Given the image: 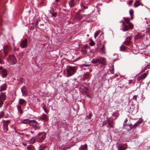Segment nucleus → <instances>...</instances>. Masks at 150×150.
Listing matches in <instances>:
<instances>
[{
  "instance_id": "obj_30",
  "label": "nucleus",
  "mask_w": 150,
  "mask_h": 150,
  "mask_svg": "<svg viewBox=\"0 0 150 150\" xmlns=\"http://www.w3.org/2000/svg\"><path fill=\"white\" fill-rule=\"evenodd\" d=\"M87 46L86 45H85L82 47L81 49V51L84 53L86 51V49L87 47Z\"/></svg>"
},
{
  "instance_id": "obj_31",
  "label": "nucleus",
  "mask_w": 150,
  "mask_h": 150,
  "mask_svg": "<svg viewBox=\"0 0 150 150\" xmlns=\"http://www.w3.org/2000/svg\"><path fill=\"white\" fill-rule=\"evenodd\" d=\"M129 13L131 16V20L133 19V12L132 10H130L129 11Z\"/></svg>"
},
{
  "instance_id": "obj_57",
  "label": "nucleus",
  "mask_w": 150,
  "mask_h": 150,
  "mask_svg": "<svg viewBox=\"0 0 150 150\" xmlns=\"http://www.w3.org/2000/svg\"><path fill=\"white\" fill-rule=\"evenodd\" d=\"M45 112H46V113H47V112L46 111V110H45Z\"/></svg>"
},
{
  "instance_id": "obj_6",
  "label": "nucleus",
  "mask_w": 150,
  "mask_h": 150,
  "mask_svg": "<svg viewBox=\"0 0 150 150\" xmlns=\"http://www.w3.org/2000/svg\"><path fill=\"white\" fill-rule=\"evenodd\" d=\"M0 74L3 78L6 77L8 74L6 70L3 69L2 67H0Z\"/></svg>"
},
{
  "instance_id": "obj_46",
  "label": "nucleus",
  "mask_w": 150,
  "mask_h": 150,
  "mask_svg": "<svg viewBox=\"0 0 150 150\" xmlns=\"http://www.w3.org/2000/svg\"><path fill=\"white\" fill-rule=\"evenodd\" d=\"M149 69L150 68V63L148 64L146 67V69Z\"/></svg>"
},
{
  "instance_id": "obj_15",
  "label": "nucleus",
  "mask_w": 150,
  "mask_h": 150,
  "mask_svg": "<svg viewBox=\"0 0 150 150\" xmlns=\"http://www.w3.org/2000/svg\"><path fill=\"white\" fill-rule=\"evenodd\" d=\"M18 103L23 106H25L26 104V102L23 99H20L19 100Z\"/></svg>"
},
{
  "instance_id": "obj_20",
  "label": "nucleus",
  "mask_w": 150,
  "mask_h": 150,
  "mask_svg": "<svg viewBox=\"0 0 150 150\" xmlns=\"http://www.w3.org/2000/svg\"><path fill=\"white\" fill-rule=\"evenodd\" d=\"M30 120L28 119H25L24 120H21V122L22 123L24 124H29L30 122Z\"/></svg>"
},
{
  "instance_id": "obj_34",
  "label": "nucleus",
  "mask_w": 150,
  "mask_h": 150,
  "mask_svg": "<svg viewBox=\"0 0 150 150\" xmlns=\"http://www.w3.org/2000/svg\"><path fill=\"white\" fill-rule=\"evenodd\" d=\"M126 47L123 45H122L120 47V51H124L126 50Z\"/></svg>"
},
{
  "instance_id": "obj_42",
  "label": "nucleus",
  "mask_w": 150,
  "mask_h": 150,
  "mask_svg": "<svg viewBox=\"0 0 150 150\" xmlns=\"http://www.w3.org/2000/svg\"><path fill=\"white\" fill-rule=\"evenodd\" d=\"M147 75V74L146 73H144L143 74L142 76V77H143V79H144L145 78L146 76Z\"/></svg>"
},
{
  "instance_id": "obj_29",
  "label": "nucleus",
  "mask_w": 150,
  "mask_h": 150,
  "mask_svg": "<svg viewBox=\"0 0 150 150\" xmlns=\"http://www.w3.org/2000/svg\"><path fill=\"white\" fill-rule=\"evenodd\" d=\"M140 5L139 1H136L134 4V6L135 7H137Z\"/></svg>"
},
{
  "instance_id": "obj_47",
  "label": "nucleus",
  "mask_w": 150,
  "mask_h": 150,
  "mask_svg": "<svg viewBox=\"0 0 150 150\" xmlns=\"http://www.w3.org/2000/svg\"><path fill=\"white\" fill-rule=\"evenodd\" d=\"M128 121V120H127V118H126L125 120V121L124 122V124H123V125H124V126H126V123L127 122V121Z\"/></svg>"
},
{
  "instance_id": "obj_48",
  "label": "nucleus",
  "mask_w": 150,
  "mask_h": 150,
  "mask_svg": "<svg viewBox=\"0 0 150 150\" xmlns=\"http://www.w3.org/2000/svg\"><path fill=\"white\" fill-rule=\"evenodd\" d=\"M137 95H135V96H134L133 97V100H137Z\"/></svg>"
},
{
  "instance_id": "obj_19",
  "label": "nucleus",
  "mask_w": 150,
  "mask_h": 150,
  "mask_svg": "<svg viewBox=\"0 0 150 150\" xmlns=\"http://www.w3.org/2000/svg\"><path fill=\"white\" fill-rule=\"evenodd\" d=\"M144 35H142L140 33H139L135 35L134 38L135 39H138L142 38L144 37Z\"/></svg>"
},
{
  "instance_id": "obj_3",
  "label": "nucleus",
  "mask_w": 150,
  "mask_h": 150,
  "mask_svg": "<svg viewBox=\"0 0 150 150\" xmlns=\"http://www.w3.org/2000/svg\"><path fill=\"white\" fill-rule=\"evenodd\" d=\"M88 89L87 84L85 83H83L80 86L79 90L81 92L83 93H86Z\"/></svg>"
},
{
  "instance_id": "obj_44",
  "label": "nucleus",
  "mask_w": 150,
  "mask_h": 150,
  "mask_svg": "<svg viewBox=\"0 0 150 150\" xmlns=\"http://www.w3.org/2000/svg\"><path fill=\"white\" fill-rule=\"evenodd\" d=\"M108 122L107 121H104L103 122V124H102V126H104Z\"/></svg>"
},
{
  "instance_id": "obj_63",
  "label": "nucleus",
  "mask_w": 150,
  "mask_h": 150,
  "mask_svg": "<svg viewBox=\"0 0 150 150\" xmlns=\"http://www.w3.org/2000/svg\"><path fill=\"white\" fill-rule=\"evenodd\" d=\"M149 35H150V33H149Z\"/></svg>"
},
{
  "instance_id": "obj_53",
  "label": "nucleus",
  "mask_w": 150,
  "mask_h": 150,
  "mask_svg": "<svg viewBox=\"0 0 150 150\" xmlns=\"http://www.w3.org/2000/svg\"><path fill=\"white\" fill-rule=\"evenodd\" d=\"M23 145L24 146H25L26 144V143H23Z\"/></svg>"
},
{
  "instance_id": "obj_37",
  "label": "nucleus",
  "mask_w": 150,
  "mask_h": 150,
  "mask_svg": "<svg viewBox=\"0 0 150 150\" xmlns=\"http://www.w3.org/2000/svg\"><path fill=\"white\" fill-rule=\"evenodd\" d=\"M100 30H98L95 33L94 35V38H96L98 36V34L100 33Z\"/></svg>"
},
{
  "instance_id": "obj_39",
  "label": "nucleus",
  "mask_w": 150,
  "mask_h": 150,
  "mask_svg": "<svg viewBox=\"0 0 150 150\" xmlns=\"http://www.w3.org/2000/svg\"><path fill=\"white\" fill-rule=\"evenodd\" d=\"M35 142V139L34 138H33L32 139H31L30 141V143L32 144H34Z\"/></svg>"
},
{
  "instance_id": "obj_43",
  "label": "nucleus",
  "mask_w": 150,
  "mask_h": 150,
  "mask_svg": "<svg viewBox=\"0 0 150 150\" xmlns=\"http://www.w3.org/2000/svg\"><path fill=\"white\" fill-rule=\"evenodd\" d=\"M143 77L142 76H139L138 78V81H140V80H141L142 79H143Z\"/></svg>"
},
{
  "instance_id": "obj_23",
  "label": "nucleus",
  "mask_w": 150,
  "mask_h": 150,
  "mask_svg": "<svg viewBox=\"0 0 150 150\" xmlns=\"http://www.w3.org/2000/svg\"><path fill=\"white\" fill-rule=\"evenodd\" d=\"M7 86L6 84L4 83L1 86L0 91H1L6 90Z\"/></svg>"
},
{
  "instance_id": "obj_22",
  "label": "nucleus",
  "mask_w": 150,
  "mask_h": 150,
  "mask_svg": "<svg viewBox=\"0 0 150 150\" xmlns=\"http://www.w3.org/2000/svg\"><path fill=\"white\" fill-rule=\"evenodd\" d=\"M80 150H87V145L86 144H85L84 145H82L80 147Z\"/></svg>"
},
{
  "instance_id": "obj_41",
  "label": "nucleus",
  "mask_w": 150,
  "mask_h": 150,
  "mask_svg": "<svg viewBox=\"0 0 150 150\" xmlns=\"http://www.w3.org/2000/svg\"><path fill=\"white\" fill-rule=\"evenodd\" d=\"M89 45L91 46H93L95 45V43L93 41H92L89 43Z\"/></svg>"
},
{
  "instance_id": "obj_40",
  "label": "nucleus",
  "mask_w": 150,
  "mask_h": 150,
  "mask_svg": "<svg viewBox=\"0 0 150 150\" xmlns=\"http://www.w3.org/2000/svg\"><path fill=\"white\" fill-rule=\"evenodd\" d=\"M4 115V112L3 111H2L0 112V118L2 117Z\"/></svg>"
},
{
  "instance_id": "obj_7",
  "label": "nucleus",
  "mask_w": 150,
  "mask_h": 150,
  "mask_svg": "<svg viewBox=\"0 0 150 150\" xmlns=\"http://www.w3.org/2000/svg\"><path fill=\"white\" fill-rule=\"evenodd\" d=\"M10 123V120H8L4 121L3 124V129L6 132L8 130V126L9 123Z\"/></svg>"
},
{
  "instance_id": "obj_12",
  "label": "nucleus",
  "mask_w": 150,
  "mask_h": 150,
  "mask_svg": "<svg viewBox=\"0 0 150 150\" xmlns=\"http://www.w3.org/2000/svg\"><path fill=\"white\" fill-rule=\"evenodd\" d=\"M108 125L111 128H114V122L113 120L109 119L108 120Z\"/></svg>"
},
{
  "instance_id": "obj_59",
  "label": "nucleus",
  "mask_w": 150,
  "mask_h": 150,
  "mask_svg": "<svg viewBox=\"0 0 150 150\" xmlns=\"http://www.w3.org/2000/svg\"><path fill=\"white\" fill-rule=\"evenodd\" d=\"M129 4H131V3H132V2H131V1H129Z\"/></svg>"
},
{
  "instance_id": "obj_64",
  "label": "nucleus",
  "mask_w": 150,
  "mask_h": 150,
  "mask_svg": "<svg viewBox=\"0 0 150 150\" xmlns=\"http://www.w3.org/2000/svg\"><path fill=\"white\" fill-rule=\"evenodd\" d=\"M89 119H90L91 118V117H89Z\"/></svg>"
},
{
  "instance_id": "obj_1",
  "label": "nucleus",
  "mask_w": 150,
  "mask_h": 150,
  "mask_svg": "<svg viewBox=\"0 0 150 150\" xmlns=\"http://www.w3.org/2000/svg\"><path fill=\"white\" fill-rule=\"evenodd\" d=\"M75 68L71 66H67L66 68L67 77H69L73 75L74 73Z\"/></svg>"
},
{
  "instance_id": "obj_24",
  "label": "nucleus",
  "mask_w": 150,
  "mask_h": 150,
  "mask_svg": "<svg viewBox=\"0 0 150 150\" xmlns=\"http://www.w3.org/2000/svg\"><path fill=\"white\" fill-rule=\"evenodd\" d=\"M143 121L142 119H141V120L138 121L137 122L135 123L133 125L134 128H136L139 125L141 124V122Z\"/></svg>"
},
{
  "instance_id": "obj_51",
  "label": "nucleus",
  "mask_w": 150,
  "mask_h": 150,
  "mask_svg": "<svg viewBox=\"0 0 150 150\" xmlns=\"http://www.w3.org/2000/svg\"><path fill=\"white\" fill-rule=\"evenodd\" d=\"M83 66H85L86 67H88V66H90V65H89V64H83Z\"/></svg>"
},
{
  "instance_id": "obj_10",
  "label": "nucleus",
  "mask_w": 150,
  "mask_h": 150,
  "mask_svg": "<svg viewBox=\"0 0 150 150\" xmlns=\"http://www.w3.org/2000/svg\"><path fill=\"white\" fill-rule=\"evenodd\" d=\"M27 42V39H25V40L21 41L20 44L21 47L22 48L25 47L26 46Z\"/></svg>"
},
{
  "instance_id": "obj_36",
  "label": "nucleus",
  "mask_w": 150,
  "mask_h": 150,
  "mask_svg": "<svg viewBox=\"0 0 150 150\" xmlns=\"http://www.w3.org/2000/svg\"><path fill=\"white\" fill-rule=\"evenodd\" d=\"M101 51L102 53H105V47L104 45H103L101 48Z\"/></svg>"
},
{
  "instance_id": "obj_45",
  "label": "nucleus",
  "mask_w": 150,
  "mask_h": 150,
  "mask_svg": "<svg viewBox=\"0 0 150 150\" xmlns=\"http://www.w3.org/2000/svg\"><path fill=\"white\" fill-rule=\"evenodd\" d=\"M4 64V62L3 60L0 58V64Z\"/></svg>"
},
{
  "instance_id": "obj_16",
  "label": "nucleus",
  "mask_w": 150,
  "mask_h": 150,
  "mask_svg": "<svg viewBox=\"0 0 150 150\" xmlns=\"http://www.w3.org/2000/svg\"><path fill=\"white\" fill-rule=\"evenodd\" d=\"M9 50V47L8 46L6 45L4 47V51L5 55H6L8 52Z\"/></svg>"
},
{
  "instance_id": "obj_38",
  "label": "nucleus",
  "mask_w": 150,
  "mask_h": 150,
  "mask_svg": "<svg viewBox=\"0 0 150 150\" xmlns=\"http://www.w3.org/2000/svg\"><path fill=\"white\" fill-rule=\"evenodd\" d=\"M34 147L32 146H29L27 147L28 150H33Z\"/></svg>"
},
{
  "instance_id": "obj_8",
  "label": "nucleus",
  "mask_w": 150,
  "mask_h": 150,
  "mask_svg": "<svg viewBox=\"0 0 150 150\" xmlns=\"http://www.w3.org/2000/svg\"><path fill=\"white\" fill-rule=\"evenodd\" d=\"M123 19L125 20L126 23L128 24V25H129V29H132L133 28V25L132 24L130 23L129 22V18H125L124 17Z\"/></svg>"
},
{
  "instance_id": "obj_58",
  "label": "nucleus",
  "mask_w": 150,
  "mask_h": 150,
  "mask_svg": "<svg viewBox=\"0 0 150 150\" xmlns=\"http://www.w3.org/2000/svg\"><path fill=\"white\" fill-rule=\"evenodd\" d=\"M79 58H78V59H76V61H77V60H79Z\"/></svg>"
},
{
  "instance_id": "obj_18",
  "label": "nucleus",
  "mask_w": 150,
  "mask_h": 150,
  "mask_svg": "<svg viewBox=\"0 0 150 150\" xmlns=\"http://www.w3.org/2000/svg\"><path fill=\"white\" fill-rule=\"evenodd\" d=\"M30 124L34 127L37 126L38 124V122L35 120H30Z\"/></svg>"
},
{
  "instance_id": "obj_33",
  "label": "nucleus",
  "mask_w": 150,
  "mask_h": 150,
  "mask_svg": "<svg viewBox=\"0 0 150 150\" xmlns=\"http://www.w3.org/2000/svg\"><path fill=\"white\" fill-rule=\"evenodd\" d=\"M119 114L117 112L113 113L112 115V116L115 117V118H117L119 116Z\"/></svg>"
},
{
  "instance_id": "obj_9",
  "label": "nucleus",
  "mask_w": 150,
  "mask_h": 150,
  "mask_svg": "<svg viewBox=\"0 0 150 150\" xmlns=\"http://www.w3.org/2000/svg\"><path fill=\"white\" fill-rule=\"evenodd\" d=\"M21 91L22 93V95L24 96H26L28 94V90L26 87L24 86L21 88Z\"/></svg>"
},
{
  "instance_id": "obj_61",
  "label": "nucleus",
  "mask_w": 150,
  "mask_h": 150,
  "mask_svg": "<svg viewBox=\"0 0 150 150\" xmlns=\"http://www.w3.org/2000/svg\"><path fill=\"white\" fill-rule=\"evenodd\" d=\"M92 66H96L95 65H92Z\"/></svg>"
},
{
  "instance_id": "obj_27",
  "label": "nucleus",
  "mask_w": 150,
  "mask_h": 150,
  "mask_svg": "<svg viewBox=\"0 0 150 150\" xmlns=\"http://www.w3.org/2000/svg\"><path fill=\"white\" fill-rule=\"evenodd\" d=\"M17 107L18 112L21 114H22L23 113V112L21 106L20 105H17Z\"/></svg>"
},
{
  "instance_id": "obj_5",
  "label": "nucleus",
  "mask_w": 150,
  "mask_h": 150,
  "mask_svg": "<svg viewBox=\"0 0 150 150\" xmlns=\"http://www.w3.org/2000/svg\"><path fill=\"white\" fill-rule=\"evenodd\" d=\"M6 96L5 93H1L0 95V108L4 104V102L6 99Z\"/></svg>"
},
{
  "instance_id": "obj_26",
  "label": "nucleus",
  "mask_w": 150,
  "mask_h": 150,
  "mask_svg": "<svg viewBox=\"0 0 150 150\" xmlns=\"http://www.w3.org/2000/svg\"><path fill=\"white\" fill-rule=\"evenodd\" d=\"M91 62L93 64H96L98 62H99V58L92 59Z\"/></svg>"
},
{
  "instance_id": "obj_14",
  "label": "nucleus",
  "mask_w": 150,
  "mask_h": 150,
  "mask_svg": "<svg viewBox=\"0 0 150 150\" xmlns=\"http://www.w3.org/2000/svg\"><path fill=\"white\" fill-rule=\"evenodd\" d=\"M130 37H128L126 38L125 41L123 42V43L126 45H128L130 44Z\"/></svg>"
},
{
  "instance_id": "obj_49",
  "label": "nucleus",
  "mask_w": 150,
  "mask_h": 150,
  "mask_svg": "<svg viewBox=\"0 0 150 150\" xmlns=\"http://www.w3.org/2000/svg\"><path fill=\"white\" fill-rule=\"evenodd\" d=\"M51 13L52 14V15L53 16L56 17L57 14L56 13Z\"/></svg>"
},
{
  "instance_id": "obj_2",
  "label": "nucleus",
  "mask_w": 150,
  "mask_h": 150,
  "mask_svg": "<svg viewBox=\"0 0 150 150\" xmlns=\"http://www.w3.org/2000/svg\"><path fill=\"white\" fill-rule=\"evenodd\" d=\"M7 60L8 62L11 64H15L17 62V59L13 55H9Z\"/></svg>"
},
{
  "instance_id": "obj_52",
  "label": "nucleus",
  "mask_w": 150,
  "mask_h": 150,
  "mask_svg": "<svg viewBox=\"0 0 150 150\" xmlns=\"http://www.w3.org/2000/svg\"><path fill=\"white\" fill-rule=\"evenodd\" d=\"M13 45L14 46V50H15V44L14 43H13Z\"/></svg>"
},
{
  "instance_id": "obj_28",
  "label": "nucleus",
  "mask_w": 150,
  "mask_h": 150,
  "mask_svg": "<svg viewBox=\"0 0 150 150\" xmlns=\"http://www.w3.org/2000/svg\"><path fill=\"white\" fill-rule=\"evenodd\" d=\"M74 0H71L69 2V4L70 7H71L73 6H74Z\"/></svg>"
},
{
  "instance_id": "obj_55",
  "label": "nucleus",
  "mask_w": 150,
  "mask_h": 150,
  "mask_svg": "<svg viewBox=\"0 0 150 150\" xmlns=\"http://www.w3.org/2000/svg\"><path fill=\"white\" fill-rule=\"evenodd\" d=\"M30 132L31 133H32V134H33V133H34V132H33V131H31Z\"/></svg>"
},
{
  "instance_id": "obj_35",
  "label": "nucleus",
  "mask_w": 150,
  "mask_h": 150,
  "mask_svg": "<svg viewBox=\"0 0 150 150\" xmlns=\"http://www.w3.org/2000/svg\"><path fill=\"white\" fill-rule=\"evenodd\" d=\"M46 148V147L44 146H40L39 147V150H44Z\"/></svg>"
},
{
  "instance_id": "obj_62",
  "label": "nucleus",
  "mask_w": 150,
  "mask_h": 150,
  "mask_svg": "<svg viewBox=\"0 0 150 150\" xmlns=\"http://www.w3.org/2000/svg\"><path fill=\"white\" fill-rule=\"evenodd\" d=\"M148 26H149L150 27V25H149Z\"/></svg>"
},
{
  "instance_id": "obj_13",
  "label": "nucleus",
  "mask_w": 150,
  "mask_h": 150,
  "mask_svg": "<svg viewBox=\"0 0 150 150\" xmlns=\"http://www.w3.org/2000/svg\"><path fill=\"white\" fill-rule=\"evenodd\" d=\"M39 118L41 120H44L45 121H47L48 120V118L47 115L45 114H43Z\"/></svg>"
},
{
  "instance_id": "obj_21",
  "label": "nucleus",
  "mask_w": 150,
  "mask_h": 150,
  "mask_svg": "<svg viewBox=\"0 0 150 150\" xmlns=\"http://www.w3.org/2000/svg\"><path fill=\"white\" fill-rule=\"evenodd\" d=\"M117 148L118 150H125L126 148L123 145L120 144L117 146Z\"/></svg>"
},
{
  "instance_id": "obj_4",
  "label": "nucleus",
  "mask_w": 150,
  "mask_h": 150,
  "mask_svg": "<svg viewBox=\"0 0 150 150\" xmlns=\"http://www.w3.org/2000/svg\"><path fill=\"white\" fill-rule=\"evenodd\" d=\"M37 137L38 138L39 142H41L45 139L46 134L44 132H40L38 134Z\"/></svg>"
},
{
  "instance_id": "obj_50",
  "label": "nucleus",
  "mask_w": 150,
  "mask_h": 150,
  "mask_svg": "<svg viewBox=\"0 0 150 150\" xmlns=\"http://www.w3.org/2000/svg\"><path fill=\"white\" fill-rule=\"evenodd\" d=\"M120 23H122V25H124L125 24V22L123 21H121L120 22Z\"/></svg>"
},
{
  "instance_id": "obj_56",
  "label": "nucleus",
  "mask_w": 150,
  "mask_h": 150,
  "mask_svg": "<svg viewBox=\"0 0 150 150\" xmlns=\"http://www.w3.org/2000/svg\"><path fill=\"white\" fill-rule=\"evenodd\" d=\"M56 2H58L59 1V0H55Z\"/></svg>"
},
{
  "instance_id": "obj_17",
  "label": "nucleus",
  "mask_w": 150,
  "mask_h": 150,
  "mask_svg": "<svg viewBox=\"0 0 150 150\" xmlns=\"http://www.w3.org/2000/svg\"><path fill=\"white\" fill-rule=\"evenodd\" d=\"M91 76L89 73H87L84 75L82 80L83 81L86 79H89L91 78Z\"/></svg>"
},
{
  "instance_id": "obj_11",
  "label": "nucleus",
  "mask_w": 150,
  "mask_h": 150,
  "mask_svg": "<svg viewBox=\"0 0 150 150\" xmlns=\"http://www.w3.org/2000/svg\"><path fill=\"white\" fill-rule=\"evenodd\" d=\"M99 63L105 65L107 64L106 59L103 57L99 58Z\"/></svg>"
},
{
  "instance_id": "obj_60",
  "label": "nucleus",
  "mask_w": 150,
  "mask_h": 150,
  "mask_svg": "<svg viewBox=\"0 0 150 150\" xmlns=\"http://www.w3.org/2000/svg\"><path fill=\"white\" fill-rule=\"evenodd\" d=\"M89 115H90V116H91V114H89Z\"/></svg>"
},
{
  "instance_id": "obj_25",
  "label": "nucleus",
  "mask_w": 150,
  "mask_h": 150,
  "mask_svg": "<svg viewBox=\"0 0 150 150\" xmlns=\"http://www.w3.org/2000/svg\"><path fill=\"white\" fill-rule=\"evenodd\" d=\"M123 28L122 29V31H126L128 30L129 29V25H123Z\"/></svg>"
},
{
  "instance_id": "obj_54",
  "label": "nucleus",
  "mask_w": 150,
  "mask_h": 150,
  "mask_svg": "<svg viewBox=\"0 0 150 150\" xmlns=\"http://www.w3.org/2000/svg\"><path fill=\"white\" fill-rule=\"evenodd\" d=\"M38 21H37V22H36V25H38Z\"/></svg>"
},
{
  "instance_id": "obj_32",
  "label": "nucleus",
  "mask_w": 150,
  "mask_h": 150,
  "mask_svg": "<svg viewBox=\"0 0 150 150\" xmlns=\"http://www.w3.org/2000/svg\"><path fill=\"white\" fill-rule=\"evenodd\" d=\"M112 67L110 68L109 71L112 74H113L114 71V66L112 64Z\"/></svg>"
}]
</instances>
